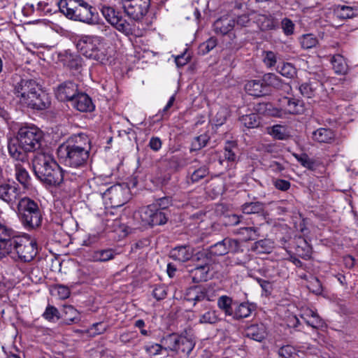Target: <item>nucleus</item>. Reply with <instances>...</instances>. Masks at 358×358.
I'll list each match as a JSON object with an SVG mask.
<instances>
[{
    "mask_svg": "<svg viewBox=\"0 0 358 358\" xmlns=\"http://www.w3.org/2000/svg\"><path fill=\"white\" fill-rule=\"evenodd\" d=\"M319 86L317 82L305 83L299 86V91L303 96L312 98L315 96Z\"/></svg>",
    "mask_w": 358,
    "mask_h": 358,
    "instance_id": "37",
    "label": "nucleus"
},
{
    "mask_svg": "<svg viewBox=\"0 0 358 358\" xmlns=\"http://www.w3.org/2000/svg\"><path fill=\"white\" fill-rule=\"evenodd\" d=\"M219 317L216 310H209L201 315L199 322L202 324H215L218 322Z\"/></svg>",
    "mask_w": 358,
    "mask_h": 358,
    "instance_id": "48",
    "label": "nucleus"
},
{
    "mask_svg": "<svg viewBox=\"0 0 358 358\" xmlns=\"http://www.w3.org/2000/svg\"><path fill=\"white\" fill-rule=\"evenodd\" d=\"M278 71L282 76L292 78L296 73V69L291 63H283L282 65L278 66Z\"/></svg>",
    "mask_w": 358,
    "mask_h": 358,
    "instance_id": "47",
    "label": "nucleus"
},
{
    "mask_svg": "<svg viewBox=\"0 0 358 358\" xmlns=\"http://www.w3.org/2000/svg\"><path fill=\"white\" fill-rule=\"evenodd\" d=\"M176 100L175 95H172L169 100L168 101L166 105L164 106V108L159 112V113L157 115V116L159 115L162 119H164L165 117H168L169 115V109L173 106V103Z\"/></svg>",
    "mask_w": 358,
    "mask_h": 358,
    "instance_id": "62",
    "label": "nucleus"
},
{
    "mask_svg": "<svg viewBox=\"0 0 358 358\" xmlns=\"http://www.w3.org/2000/svg\"><path fill=\"white\" fill-rule=\"evenodd\" d=\"M106 331V327L104 326L102 322H97L92 325L88 330V333L91 336H96V335L104 333Z\"/></svg>",
    "mask_w": 358,
    "mask_h": 358,
    "instance_id": "58",
    "label": "nucleus"
},
{
    "mask_svg": "<svg viewBox=\"0 0 358 358\" xmlns=\"http://www.w3.org/2000/svg\"><path fill=\"white\" fill-rule=\"evenodd\" d=\"M197 260L203 259V263L197 265L195 268L189 271L190 276L192 281L194 282H199L206 281L208 279V272L210 271V266L208 264V258L206 253L204 252H199L195 255Z\"/></svg>",
    "mask_w": 358,
    "mask_h": 358,
    "instance_id": "15",
    "label": "nucleus"
},
{
    "mask_svg": "<svg viewBox=\"0 0 358 358\" xmlns=\"http://www.w3.org/2000/svg\"><path fill=\"white\" fill-rule=\"evenodd\" d=\"M194 345L195 342L192 337L180 335L178 337L176 352L182 353L184 355L187 356L192 352Z\"/></svg>",
    "mask_w": 358,
    "mask_h": 358,
    "instance_id": "28",
    "label": "nucleus"
},
{
    "mask_svg": "<svg viewBox=\"0 0 358 358\" xmlns=\"http://www.w3.org/2000/svg\"><path fill=\"white\" fill-rule=\"evenodd\" d=\"M33 169L36 176L48 186H59L64 181L63 170L52 155L38 153L33 159Z\"/></svg>",
    "mask_w": 358,
    "mask_h": 358,
    "instance_id": "3",
    "label": "nucleus"
},
{
    "mask_svg": "<svg viewBox=\"0 0 358 358\" xmlns=\"http://www.w3.org/2000/svg\"><path fill=\"white\" fill-rule=\"evenodd\" d=\"M240 248V243L236 239L225 238L210 245L208 253L213 256H223L229 252H237Z\"/></svg>",
    "mask_w": 358,
    "mask_h": 358,
    "instance_id": "14",
    "label": "nucleus"
},
{
    "mask_svg": "<svg viewBox=\"0 0 358 358\" xmlns=\"http://www.w3.org/2000/svg\"><path fill=\"white\" fill-rule=\"evenodd\" d=\"M101 12L106 21L118 31L127 36L136 35L135 24L124 19L114 8L103 5L101 8Z\"/></svg>",
    "mask_w": 358,
    "mask_h": 358,
    "instance_id": "7",
    "label": "nucleus"
},
{
    "mask_svg": "<svg viewBox=\"0 0 358 358\" xmlns=\"http://www.w3.org/2000/svg\"><path fill=\"white\" fill-rule=\"evenodd\" d=\"M43 317L49 322H55L60 317L59 310L51 305L46 307L45 312L43 313Z\"/></svg>",
    "mask_w": 358,
    "mask_h": 358,
    "instance_id": "51",
    "label": "nucleus"
},
{
    "mask_svg": "<svg viewBox=\"0 0 358 358\" xmlns=\"http://www.w3.org/2000/svg\"><path fill=\"white\" fill-rule=\"evenodd\" d=\"M209 171L206 166H201L191 174L189 180L192 183L197 182L208 174Z\"/></svg>",
    "mask_w": 358,
    "mask_h": 358,
    "instance_id": "53",
    "label": "nucleus"
},
{
    "mask_svg": "<svg viewBox=\"0 0 358 358\" xmlns=\"http://www.w3.org/2000/svg\"><path fill=\"white\" fill-rule=\"evenodd\" d=\"M15 236V232L11 227L0 222V259L8 255L10 243Z\"/></svg>",
    "mask_w": 358,
    "mask_h": 358,
    "instance_id": "16",
    "label": "nucleus"
},
{
    "mask_svg": "<svg viewBox=\"0 0 358 358\" xmlns=\"http://www.w3.org/2000/svg\"><path fill=\"white\" fill-rule=\"evenodd\" d=\"M333 69L337 74H345L348 71V64L345 58L341 55H336L331 59Z\"/></svg>",
    "mask_w": 358,
    "mask_h": 358,
    "instance_id": "34",
    "label": "nucleus"
},
{
    "mask_svg": "<svg viewBox=\"0 0 358 358\" xmlns=\"http://www.w3.org/2000/svg\"><path fill=\"white\" fill-rule=\"evenodd\" d=\"M141 217L143 222L151 226L162 225L167 222V217L164 212L154 210L148 206L141 210Z\"/></svg>",
    "mask_w": 358,
    "mask_h": 358,
    "instance_id": "18",
    "label": "nucleus"
},
{
    "mask_svg": "<svg viewBox=\"0 0 358 358\" xmlns=\"http://www.w3.org/2000/svg\"><path fill=\"white\" fill-rule=\"evenodd\" d=\"M124 13L134 22H141L150 7V0H120Z\"/></svg>",
    "mask_w": 358,
    "mask_h": 358,
    "instance_id": "9",
    "label": "nucleus"
},
{
    "mask_svg": "<svg viewBox=\"0 0 358 358\" xmlns=\"http://www.w3.org/2000/svg\"><path fill=\"white\" fill-rule=\"evenodd\" d=\"M37 254V246L35 241L29 236H16L10 243V250L8 255L21 262H29Z\"/></svg>",
    "mask_w": 358,
    "mask_h": 358,
    "instance_id": "6",
    "label": "nucleus"
},
{
    "mask_svg": "<svg viewBox=\"0 0 358 358\" xmlns=\"http://www.w3.org/2000/svg\"><path fill=\"white\" fill-rule=\"evenodd\" d=\"M236 148V143L234 142H227V145L224 147V159L220 158L219 159V163L222 165L224 160H227L230 162H233L236 160V154L234 151V149Z\"/></svg>",
    "mask_w": 358,
    "mask_h": 358,
    "instance_id": "45",
    "label": "nucleus"
},
{
    "mask_svg": "<svg viewBox=\"0 0 358 358\" xmlns=\"http://www.w3.org/2000/svg\"><path fill=\"white\" fill-rule=\"evenodd\" d=\"M15 178L24 189L31 187V178L26 168L19 162L15 164Z\"/></svg>",
    "mask_w": 358,
    "mask_h": 358,
    "instance_id": "24",
    "label": "nucleus"
},
{
    "mask_svg": "<svg viewBox=\"0 0 358 358\" xmlns=\"http://www.w3.org/2000/svg\"><path fill=\"white\" fill-rule=\"evenodd\" d=\"M204 301H213L215 300L217 294L215 290L209 286L203 287Z\"/></svg>",
    "mask_w": 358,
    "mask_h": 358,
    "instance_id": "63",
    "label": "nucleus"
},
{
    "mask_svg": "<svg viewBox=\"0 0 358 358\" xmlns=\"http://www.w3.org/2000/svg\"><path fill=\"white\" fill-rule=\"evenodd\" d=\"M90 150L91 141L88 136L80 134L62 144L57 149V155L66 165L77 168L86 164Z\"/></svg>",
    "mask_w": 358,
    "mask_h": 358,
    "instance_id": "2",
    "label": "nucleus"
},
{
    "mask_svg": "<svg viewBox=\"0 0 358 358\" xmlns=\"http://www.w3.org/2000/svg\"><path fill=\"white\" fill-rule=\"evenodd\" d=\"M294 156L303 167L309 170H314L315 169V161L310 159L306 154H294Z\"/></svg>",
    "mask_w": 358,
    "mask_h": 358,
    "instance_id": "49",
    "label": "nucleus"
},
{
    "mask_svg": "<svg viewBox=\"0 0 358 358\" xmlns=\"http://www.w3.org/2000/svg\"><path fill=\"white\" fill-rule=\"evenodd\" d=\"M240 121L247 128L257 127L259 124V115L255 113L243 115L240 117Z\"/></svg>",
    "mask_w": 358,
    "mask_h": 358,
    "instance_id": "44",
    "label": "nucleus"
},
{
    "mask_svg": "<svg viewBox=\"0 0 358 358\" xmlns=\"http://www.w3.org/2000/svg\"><path fill=\"white\" fill-rule=\"evenodd\" d=\"M115 255L112 249L99 250L91 252L88 258L92 262H105L114 259Z\"/></svg>",
    "mask_w": 358,
    "mask_h": 358,
    "instance_id": "29",
    "label": "nucleus"
},
{
    "mask_svg": "<svg viewBox=\"0 0 358 358\" xmlns=\"http://www.w3.org/2000/svg\"><path fill=\"white\" fill-rule=\"evenodd\" d=\"M244 89L248 94L256 97L264 96L269 94V90L264 86L262 79L248 80L245 84Z\"/></svg>",
    "mask_w": 358,
    "mask_h": 358,
    "instance_id": "22",
    "label": "nucleus"
},
{
    "mask_svg": "<svg viewBox=\"0 0 358 358\" xmlns=\"http://www.w3.org/2000/svg\"><path fill=\"white\" fill-rule=\"evenodd\" d=\"M203 287H194L188 289L186 294V299L189 301L196 302L203 301Z\"/></svg>",
    "mask_w": 358,
    "mask_h": 358,
    "instance_id": "38",
    "label": "nucleus"
},
{
    "mask_svg": "<svg viewBox=\"0 0 358 358\" xmlns=\"http://www.w3.org/2000/svg\"><path fill=\"white\" fill-rule=\"evenodd\" d=\"M18 217L23 227L28 229H34L41 224L42 213L38 203L33 199L24 196L17 203Z\"/></svg>",
    "mask_w": 358,
    "mask_h": 358,
    "instance_id": "5",
    "label": "nucleus"
},
{
    "mask_svg": "<svg viewBox=\"0 0 358 358\" xmlns=\"http://www.w3.org/2000/svg\"><path fill=\"white\" fill-rule=\"evenodd\" d=\"M64 317L71 322H78L80 320V313L71 305L63 306Z\"/></svg>",
    "mask_w": 358,
    "mask_h": 358,
    "instance_id": "41",
    "label": "nucleus"
},
{
    "mask_svg": "<svg viewBox=\"0 0 358 358\" xmlns=\"http://www.w3.org/2000/svg\"><path fill=\"white\" fill-rule=\"evenodd\" d=\"M246 334L250 338L259 342L263 341L266 336L265 327L263 324H254L248 327Z\"/></svg>",
    "mask_w": 358,
    "mask_h": 358,
    "instance_id": "32",
    "label": "nucleus"
},
{
    "mask_svg": "<svg viewBox=\"0 0 358 358\" xmlns=\"http://www.w3.org/2000/svg\"><path fill=\"white\" fill-rule=\"evenodd\" d=\"M306 323L314 329H319L324 325L323 320L320 318L317 312L311 318L307 320Z\"/></svg>",
    "mask_w": 358,
    "mask_h": 358,
    "instance_id": "61",
    "label": "nucleus"
},
{
    "mask_svg": "<svg viewBox=\"0 0 358 358\" xmlns=\"http://www.w3.org/2000/svg\"><path fill=\"white\" fill-rule=\"evenodd\" d=\"M269 134L278 140H285L289 136L287 128L279 124L274 125L271 129Z\"/></svg>",
    "mask_w": 358,
    "mask_h": 358,
    "instance_id": "46",
    "label": "nucleus"
},
{
    "mask_svg": "<svg viewBox=\"0 0 358 358\" xmlns=\"http://www.w3.org/2000/svg\"><path fill=\"white\" fill-rule=\"evenodd\" d=\"M21 192L18 185L13 183L0 184V199L13 206L21 198Z\"/></svg>",
    "mask_w": 358,
    "mask_h": 358,
    "instance_id": "17",
    "label": "nucleus"
},
{
    "mask_svg": "<svg viewBox=\"0 0 358 358\" xmlns=\"http://www.w3.org/2000/svg\"><path fill=\"white\" fill-rule=\"evenodd\" d=\"M178 337V335L171 334L163 338L161 342L164 350L176 352Z\"/></svg>",
    "mask_w": 358,
    "mask_h": 358,
    "instance_id": "42",
    "label": "nucleus"
},
{
    "mask_svg": "<svg viewBox=\"0 0 358 358\" xmlns=\"http://www.w3.org/2000/svg\"><path fill=\"white\" fill-rule=\"evenodd\" d=\"M152 295L157 301L164 299L167 295L166 287L162 285L156 286L152 291Z\"/></svg>",
    "mask_w": 358,
    "mask_h": 358,
    "instance_id": "60",
    "label": "nucleus"
},
{
    "mask_svg": "<svg viewBox=\"0 0 358 358\" xmlns=\"http://www.w3.org/2000/svg\"><path fill=\"white\" fill-rule=\"evenodd\" d=\"M166 162L168 167L173 171H178L185 164L184 159L177 155L171 157L166 160Z\"/></svg>",
    "mask_w": 358,
    "mask_h": 358,
    "instance_id": "52",
    "label": "nucleus"
},
{
    "mask_svg": "<svg viewBox=\"0 0 358 358\" xmlns=\"http://www.w3.org/2000/svg\"><path fill=\"white\" fill-rule=\"evenodd\" d=\"M335 138L334 131L330 129L320 128L313 133V138L319 143H330Z\"/></svg>",
    "mask_w": 358,
    "mask_h": 358,
    "instance_id": "30",
    "label": "nucleus"
},
{
    "mask_svg": "<svg viewBox=\"0 0 358 358\" xmlns=\"http://www.w3.org/2000/svg\"><path fill=\"white\" fill-rule=\"evenodd\" d=\"M232 299L226 295L220 296L217 299L218 308L224 311V314L227 316H231L234 308H232Z\"/></svg>",
    "mask_w": 358,
    "mask_h": 358,
    "instance_id": "40",
    "label": "nucleus"
},
{
    "mask_svg": "<svg viewBox=\"0 0 358 358\" xmlns=\"http://www.w3.org/2000/svg\"><path fill=\"white\" fill-rule=\"evenodd\" d=\"M301 47L308 50L316 47L319 43V39L313 34H303L299 38Z\"/></svg>",
    "mask_w": 358,
    "mask_h": 358,
    "instance_id": "35",
    "label": "nucleus"
},
{
    "mask_svg": "<svg viewBox=\"0 0 358 358\" xmlns=\"http://www.w3.org/2000/svg\"><path fill=\"white\" fill-rule=\"evenodd\" d=\"M235 25V20L230 17H222L213 24V29L217 34L225 35L231 31Z\"/></svg>",
    "mask_w": 358,
    "mask_h": 358,
    "instance_id": "23",
    "label": "nucleus"
},
{
    "mask_svg": "<svg viewBox=\"0 0 358 358\" xmlns=\"http://www.w3.org/2000/svg\"><path fill=\"white\" fill-rule=\"evenodd\" d=\"M209 141V136L206 134H201L195 137L192 143V150H199L205 147Z\"/></svg>",
    "mask_w": 358,
    "mask_h": 358,
    "instance_id": "50",
    "label": "nucleus"
},
{
    "mask_svg": "<svg viewBox=\"0 0 358 358\" xmlns=\"http://www.w3.org/2000/svg\"><path fill=\"white\" fill-rule=\"evenodd\" d=\"M264 86L268 89V87H272L277 90L289 89L290 86L287 83L282 82V80L275 74L272 73H266L262 77Z\"/></svg>",
    "mask_w": 358,
    "mask_h": 358,
    "instance_id": "26",
    "label": "nucleus"
},
{
    "mask_svg": "<svg viewBox=\"0 0 358 358\" xmlns=\"http://www.w3.org/2000/svg\"><path fill=\"white\" fill-rule=\"evenodd\" d=\"M294 24L288 18H284L281 22V27L286 36H290L294 34Z\"/></svg>",
    "mask_w": 358,
    "mask_h": 358,
    "instance_id": "55",
    "label": "nucleus"
},
{
    "mask_svg": "<svg viewBox=\"0 0 358 358\" xmlns=\"http://www.w3.org/2000/svg\"><path fill=\"white\" fill-rule=\"evenodd\" d=\"M101 38L95 36H81L76 41L79 52L89 59H101L103 55L100 49Z\"/></svg>",
    "mask_w": 358,
    "mask_h": 358,
    "instance_id": "8",
    "label": "nucleus"
},
{
    "mask_svg": "<svg viewBox=\"0 0 358 358\" xmlns=\"http://www.w3.org/2000/svg\"><path fill=\"white\" fill-rule=\"evenodd\" d=\"M19 103L25 107L36 110H43L50 104V98L48 94L39 88V91L33 90L27 94L24 100L18 99Z\"/></svg>",
    "mask_w": 358,
    "mask_h": 358,
    "instance_id": "12",
    "label": "nucleus"
},
{
    "mask_svg": "<svg viewBox=\"0 0 358 358\" xmlns=\"http://www.w3.org/2000/svg\"><path fill=\"white\" fill-rule=\"evenodd\" d=\"M295 355V349L289 345H284L278 350V355L281 358H292Z\"/></svg>",
    "mask_w": 358,
    "mask_h": 358,
    "instance_id": "56",
    "label": "nucleus"
},
{
    "mask_svg": "<svg viewBox=\"0 0 358 358\" xmlns=\"http://www.w3.org/2000/svg\"><path fill=\"white\" fill-rule=\"evenodd\" d=\"M64 62L71 69L78 70L81 67L80 57L70 52H66L64 55Z\"/></svg>",
    "mask_w": 358,
    "mask_h": 358,
    "instance_id": "43",
    "label": "nucleus"
},
{
    "mask_svg": "<svg viewBox=\"0 0 358 358\" xmlns=\"http://www.w3.org/2000/svg\"><path fill=\"white\" fill-rule=\"evenodd\" d=\"M33 90L39 91L38 84L33 80H21L17 83L14 89V94L17 99H22L24 100L27 94L31 92Z\"/></svg>",
    "mask_w": 358,
    "mask_h": 358,
    "instance_id": "20",
    "label": "nucleus"
},
{
    "mask_svg": "<svg viewBox=\"0 0 358 358\" xmlns=\"http://www.w3.org/2000/svg\"><path fill=\"white\" fill-rule=\"evenodd\" d=\"M229 115V113L227 108L224 107L220 108L215 116V122L216 125H222L227 120Z\"/></svg>",
    "mask_w": 358,
    "mask_h": 358,
    "instance_id": "54",
    "label": "nucleus"
},
{
    "mask_svg": "<svg viewBox=\"0 0 358 358\" xmlns=\"http://www.w3.org/2000/svg\"><path fill=\"white\" fill-rule=\"evenodd\" d=\"M43 132L37 127H21L16 137L8 140L7 148L11 158L18 162L27 159V153L35 152L41 147Z\"/></svg>",
    "mask_w": 358,
    "mask_h": 358,
    "instance_id": "1",
    "label": "nucleus"
},
{
    "mask_svg": "<svg viewBox=\"0 0 358 358\" xmlns=\"http://www.w3.org/2000/svg\"><path fill=\"white\" fill-rule=\"evenodd\" d=\"M305 111V106L303 101L284 96L278 100V106L273 109V115L283 117L286 115H299Z\"/></svg>",
    "mask_w": 358,
    "mask_h": 358,
    "instance_id": "10",
    "label": "nucleus"
},
{
    "mask_svg": "<svg viewBox=\"0 0 358 358\" xmlns=\"http://www.w3.org/2000/svg\"><path fill=\"white\" fill-rule=\"evenodd\" d=\"M110 200L112 207H120L130 198V189L126 185L116 184L108 188L103 194Z\"/></svg>",
    "mask_w": 358,
    "mask_h": 358,
    "instance_id": "11",
    "label": "nucleus"
},
{
    "mask_svg": "<svg viewBox=\"0 0 358 358\" xmlns=\"http://www.w3.org/2000/svg\"><path fill=\"white\" fill-rule=\"evenodd\" d=\"M59 10L68 18L92 24L94 8L85 0H60Z\"/></svg>",
    "mask_w": 358,
    "mask_h": 358,
    "instance_id": "4",
    "label": "nucleus"
},
{
    "mask_svg": "<svg viewBox=\"0 0 358 358\" xmlns=\"http://www.w3.org/2000/svg\"><path fill=\"white\" fill-rule=\"evenodd\" d=\"M193 248L189 245L178 246L170 252V257L177 261L185 262L193 257Z\"/></svg>",
    "mask_w": 358,
    "mask_h": 358,
    "instance_id": "25",
    "label": "nucleus"
},
{
    "mask_svg": "<svg viewBox=\"0 0 358 358\" xmlns=\"http://www.w3.org/2000/svg\"><path fill=\"white\" fill-rule=\"evenodd\" d=\"M264 204L259 201L245 203L241 206V210L245 214H256L262 212Z\"/></svg>",
    "mask_w": 358,
    "mask_h": 358,
    "instance_id": "39",
    "label": "nucleus"
},
{
    "mask_svg": "<svg viewBox=\"0 0 358 358\" xmlns=\"http://www.w3.org/2000/svg\"><path fill=\"white\" fill-rule=\"evenodd\" d=\"M234 234L242 236L244 241L255 240L259 236L257 227H241L235 231Z\"/></svg>",
    "mask_w": 358,
    "mask_h": 358,
    "instance_id": "36",
    "label": "nucleus"
},
{
    "mask_svg": "<svg viewBox=\"0 0 358 358\" xmlns=\"http://www.w3.org/2000/svg\"><path fill=\"white\" fill-rule=\"evenodd\" d=\"M335 15L340 19L345 20L358 16V7L346 5H337L334 8Z\"/></svg>",
    "mask_w": 358,
    "mask_h": 358,
    "instance_id": "27",
    "label": "nucleus"
},
{
    "mask_svg": "<svg viewBox=\"0 0 358 358\" xmlns=\"http://www.w3.org/2000/svg\"><path fill=\"white\" fill-rule=\"evenodd\" d=\"M70 105L80 112H90L94 108L91 98L85 93L79 92L74 99H71Z\"/></svg>",
    "mask_w": 358,
    "mask_h": 358,
    "instance_id": "21",
    "label": "nucleus"
},
{
    "mask_svg": "<svg viewBox=\"0 0 358 358\" xmlns=\"http://www.w3.org/2000/svg\"><path fill=\"white\" fill-rule=\"evenodd\" d=\"M263 61L266 66H274L277 62L275 54L272 51L264 52Z\"/></svg>",
    "mask_w": 358,
    "mask_h": 358,
    "instance_id": "59",
    "label": "nucleus"
},
{
    "mask_svg": "<svg viewBox=\"0 0 358 358\" xmlns=\"http://www.w3.org/2000/svg\"><path fill=\"white\" fill-rule=\"evenodd\" d=\"M54 290L56 292V294L61 299H66L69 297L71 292L70 289L63 285H57L54 287Z\"/></svg>",
    "mask_w": 358,
    "mask_h": 358,
    "instance_id": "57",
    "label": "nucleus"
},
{
    "mask_svg": "<svg viewBox=\"0 0 358 358\" xmlns=\"http://www.w3.org/2000/svg\"><path fill=\"white\" fill-rule=\"evenodd\" d=\"M273 248V242L270 239H262L255 242L252 250L257 254H268Z\"/></svg>",
    "mask_w": 358,
    "mask_h": 358,
    "instance_id": "33",
    "label": "nucleus"
},
{
    "mask_svg": "<svg viewBox=\"0 0 358 358\" xmlns=\"http://www.w3.org/2000/svg\"><path fill=\"white\" fill-rule=\"evenodd\" d=\"M78 86L73 82L68 81L61 84L57 90L56 96L61 101H68L69 103L71 99L78 94Z\"/></svg>",
    "mask_w": 358,
    "mask_h": 358,
    "instance_id": "19",
    "label": "nucleus"
},
{
    "mask_svg": "<svg viewBox=\"0 0 358 358\" xmlns=\"http://www.w3.org/2000/svg\"><path fill=\"white\" fill-rule=\"evenodd\" d=\"M19 103L25 107L36 110H43L50 104V98L48 94L39 88V91L33 90L27 94L24 100L18 99Z\"/></svg>",
    "mask_w": 358,
    "mask_h": 358,
    "instance_id": "13",
    "label": "nucleus"
},
{
    "mask_svg": "<svg viewBox=\"0 0 358 358\" xmlns=\"http://www.w3.org/2000/svg\"><path fill=\"white\" fill-rule=\"evenodd\" d=\"M253 310L254 307L252 304L248 303H241L237 305L233 310V315H231V316L236 320H241L249 317Z\"/></svg>",
    "mask_w": 358,
    "mask_h": 358,
    "instance_id": "31",
    "label": "nucleus"
},
{
    "mask_svg": "<svg viewBox=\"0 0 358 358\" xmlns=\"http://www.w3.org/2000/svg\"><path fill=\"white\" fill-rule=\"evenodd\" d=\"M145 351L150 355H157L161 353V351L164 350L162 345L157 343H152L148 345L145 347Z\"/></svg>",
    "mask_w": 358,
    "mask_h": 358,
    "instance_id": "64",
    "label": "nucleus"
}]
</instances>
